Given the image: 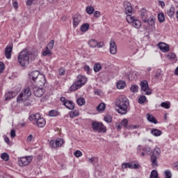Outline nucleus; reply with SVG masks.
I'll return each mask as SVG.
<instances>
[{"label": "nucleus", "mask_w": 178, "mask_h": 178, "mask_svg": "<svg viewBox=\"0 0 178 178\" xmlns=\"http://www.w3.org/2000/svg\"><path fill=\"white\" fill-rule=\"evenodd\" d=\"M33 93L35 97H41L42 95H44V93L45 92V89L43 88H40L38 86H35L33 88Z\"/></svg>", "instance_id": "f8f14e48"}, {"label": "nucleus", "mask_w": 178, "mask_h": 178, "mask_svg": "<svg viewBox=\"0 0 178 178\" xmlns=\"http://www.w3.org/2000/svg\"><path fill=\"white\" fill-rule=\"evenodd\" d=\"M161 74H162V72L161 71V70H157L154 75V79H156V80H158V79L161 77Z\"/></svg>", "instance_id": "09e8293b"}, {"label": "nucleus", "mask_w": 178, "mask_h": 178, "mask_svg": "<svg viewBox=\"0 0 178 178\" xmlns=\"http://www.w3.org/2000/svg\"><path fill=\"white\" fill-rule=\"evenodd\" d=\"M152 70V68L151 67H147L145 70V73L147 75H149V72Z\"/></svg>", "instance_id": "052dcab7"}, {"label": "nucleus", "mask_w": 178, "mask_h": 178, "mask_svg": "<svg viewBox=\"0 0 178 178\" xmlns=\"http://www.w3.org/2000/svg\"><path fill=\"white\" fill-rule=\"evenodd\" d=\"M161 106L165 109H169L170 108V103L168 102H163L161 104Z\"/></svg>", "instance_id": "58836bf2"}, {"label": "nucleus", "mask_w": 178, "mask_h": 178, "mask_svg": "<svg viewBox=\"0 0 178 178\" xmlns=\"http://www.w3.org/2000/svg\"><path fill=\"white\" fill-rule=\"evenodd\" d=\"M99 16H101V13H99V11H95L94 13L95 17H99Z\"/></svg>", "instance_id": "e2e57ef3"}, {"label": "nucleus", "mask_w": 178, "mask_h": 178, "mask_svg": "<svg viewBox=\"0 0 178 178\" xmlns=\"http://www.w3.org/2000/svg\"><path fill=\"white\" fill-rule=\"evenodd\" d=\"M149 178H158V171L153 170L150 173Z\"/></svg>", "instance_id": "79ce46f5"}, {"label": "nucleus", "mask_w": 178, "mask_h": 178, "mask_svg": "<svg viewBox=\"0 0 178 178\" xmlns=\"http://www.w3.org/2000/svg\"><path fill=\"white\" fill-rule=\"evenodd\" d=\"M140 17L143 22H146L147 18H148V15H147L145 10H143V11L140 13Z\"/></svg>", "instance_id": "4c0bfd02"}, {"label": "nucleus", "mask_w": 178, "mask_h": 178, "mask_svg": "<svg viewBox=\"0 0 178 178\" xmlns=\"http://www.w3.org/2000/svg\"><path fill=\"white\" fill-rule=\"evenodd\" d=\"M64 105L67 109H70V111H73V109H74V103L70 100L65 102Z\"/></svg>", "instance_id": "b1692460"}, {"label": "nucleus", "mask_w": 178, "mask_h": 178, "mask_svg": "<svg viewBox=\"0 0 178 178\" xmlns=\"http://www.w3.org/2000/svg\"><path fill=\"white\" fill-rule=\"evenodd\" d=\"M32 53L27 49L22 50L18 56V62L19 65L24 67L30 65V59H31Z\"/></svg>", "instance_id": "f03ea898"}, {"label": "nucleus", "mask_w": 178, "mask_h": 178, "mask_svg": "<svg viewBox=\"0 0 178 178\" xmlns=\"http://www.w3.org/2000/svg\"><path fill=\"white\" fill-rule=\"evenodd\" d=\"M30 97H31V90H30V88H25L17 97V102H19V104L24 102L25 106H29L30 103L26 102V101H27Z\"/></svg>", "instance_id": "7ed1b4c3"}, {"label": "nucleus", "mask_w": 178, "mask_h": 178, "mask_svg": "<svg viewBox=\"0 0 178 178\" xmlns=\"http://www.w3.org/2000/svg\"><path fill=\"white\" fill-rule=\"evenodd\" d=\"M105 108H106V106L104 103H100L97 107V111H98V112H104Z\"/></svg>", "instance_id": "f704fd0d"}, {"label": "nucleus", "mask_w": 178, "mask_h": 178, "mask_svg": "<svg viewBox=\"0 0 178 178\" xmlns=\"http://www.w3.org/2000/svg\"><path fill=\"white\" fill-rule=\"evenodd\" d=\"M86 11L88 15H92L95 11V9L92 6H88L86 8Z\"/></svg>", "instance_id": "473e14b6"}, {"label": "nucleus", "mask_w": 178, "mask_h": 178, "mask_svg": "<svg viewBox=\"0 0 178 178\" xmlns=\"http://www.w3.org/2000/svg\"><path fill=\"white\" fill-rule=\"evenodd\" d=\"M76 102L79 106H83L86 104V99L83 97H79L76 99Z\"/></svg>", "instance_id": "c9c22d12"}, {"label": "nucleus", "mask_w": 178, "mask_h": 178, "mask_svg": "<svg viewBox=\"0 0 178 178\" xmlns=\"http://www.w3.org/2000/svg\"><path fill=\"white\" fill-rule=\"evenodd\" d=\"M31 161H33V156H31L21 157L18 160V165L19 166H27V165H30Z\"/></svg>", "instance_id": "0eeeda50"}, {"label": "nucleus", "mask_w": 178, "mask_h": 178, "mask_svg": "<svg viewBox=\"0 0 178 178\" xmlns=\"http://www.w3.org/2000/svg\"><path fill=\"white\" fill-rule=\"evenodd\" d=\"M40 72L38 71H33L30 73L29 77L33 80V81H36L38 80V77H40Z\"/></svg>", "instance_id": "6ab92c4d"}, {"label": "nucleus", "mask_w": 178, "mask_h": 178, "mask_svg": "<svg viewBox=\"0 0 178 178\" xmlns=\"http://www.w3.org/2000/svg\"><path fill=\"white\" fill-rule=\"evenodd\" d=\"M3 70H5V64H3V62L0 61V73H3Z\"/></svg>", "instance_id": "6e6d98bb"}, {"label": "nucleus", "mask_w": 178, "mask_h": 178, "mask_svg": "<svg viewBox=\"0 0 178 178\" xmlns=\"http://www.w3.org/2000/svg\"><path fill=\"white\" fill-rule=\"evenodd\" d=\"M175 8L174 6H171L170 8L167 11V14L170 17H173L175 16Z\"/></svg>", "instance_id": "72a5a7b5"}, {"label": "nucleus", "mask_w": 178, "mask_h": 178, "mask_svg": "<svg viewBox=\"0 0 178 178\" xmlns=\"http://www.w3.org/2000/svg\"><path fill=\"white\" fill-rule=\"evenodd\" d=\"M138 154H140V156H145L147 154H151V147L148 145L138 147Z\"/></svg>", "instance_id": "6e6552de"}, {"label": "nucleus", "mask_w": 178, "mask_h": 178, "mask_svg": "<svg viewBox=\"0 0 178 178\" xmlns=\"http://www.w3.org/2000/svg\"><path fill=\"white\" fill-rule=\"evenodd\" d=\"M122 169H138L140 164L137 163H123L122 165Z\"/></svg>", "instance_id": "9b49d317"}, {"label": "nucleus", "mask_w": 178, "mask_h": 178, "mask_svg": "<svg viewBox=\"0 0 178 178\" xmlns=\"http://www.w3.org/2000/svg\"><path fill=\"white\" fill-rule=\"evenodd\" d=\"M160 154H161V149L159 147L154 148L152 155H155L156 156H159Z\"/></svg>", "instance_id": "37998d69"}, {"label": "nucleus", "mask_w": 178, "mask_h": 178, "mask_svg": "<svg viewBox=\"0 0 178 178\" xmlns=\"http://www.w3.org/2000/svg\"><path fill=\"white\" fill-rule=\"evenodd\" d=\"M29 119L30 122H32L34 126H38V127H44L45 126V119L41 117V115H40V113L31 114L29 116Z\"/></svg>", "instance_id": "20e7f679"}, {"label": "nucleus", "mask_w": 178, "mask_h": 178, "mask_svg": "<svg viewBox=\"0 0 178 178\" xmlns=\"http://www.w3.org/2000/svg\"><path fill=\"white\" fill-rule=\"evenodd\" d=\"M88 29H90V24L88 23L83 24L81 26V31H82V33H86V31H88Z\"/></svg>", "instance_id": "2f4dec72"}, {"label": "nucleus", "mask_w": 178, "mask_h": 178, "mask_svg": "<svg viewBox=\"0 0 178 178\" xmlns=\"http://www.w3.org/2000/svg\"><path fill=\"white\" fill-rule=\"evenodd\" d=\"M95 95H101V90L97 89L95 90Z\"/></svg>", "instance_id": "69168bd1"}, {"label": "nucleus", "mask_w": 178, "mask_h": 178, "mask_svg": "<svg viewBox=\"0 0 178 178\" xmlns=\"http://www.w3.org/2000/svg\"><path fill=\"white\" fill-rule=\"evenodd\" d=\"M130 90L131 92H138V86L133 85L131 86Z\"/></svg>", "instance_id": "c03bdc74"}, {"label": "nucleus", "mask_w": 178, "mask_h": 178, "mask_svg": "<svg viewBox=\"0 0 178 178\" xmlns=\"http://www.w3.org/2000/svg\"><path fill=\"white\" fill-rule=\"evenodd\" d=\"M35 0H27L26 5L28 6H31L33 5V2H34Z\"/></svg>", "instance_id": "680f3d73"}, {"label": "nucleus", "mask_w": 178, "mask_h": 178, "mask_svg": "<svg viewBox=\"0 0 178 178\" xmlns=\"http://www.w3.org/2000/svg\"><path fill=\"white\" fill-rule=\"evenodd\" d=\"M102 69V66L101 65V63H97L94 65V70L97 73L99 72Z\"/></svg>", "instance_id": "e433bc0d"}, {"label": "nucleus", "mask_w": 178, "mask_h": 178, "mask_svg": "<svg viewBox=\"0 0 178 178\" xmlns=\"http://www.w3.org/2000/svg\"><path fill=\"white\" fill-rule=\"evenodd\" d=\"M151 133L153 136H154V137H159V136L162 135V131L156 129H152Z\"/></svg>", "instance_id": "c756f323"}, {"label": "nucleus", "mask_w": 178, "mask_h": 178, "mask_svg": "<svg viewBox=\"0 0 178 178\" xmlns=\"http://www.w3.org/2000/svg\"><path fill=\"white\" fill-rule=\"evenodd\" d=\"M12 51H13V44H8L4 51L7 59H10V58H12Z\"/></svg>", "instance_id": "ddd939ff"}, {"label": "nucleus", "mask_w": 178, "mask_h": 178, "mask_svg": "<svg viewBox=\"0 0 178 178\" xmlns=\"http://www.w3.org/2000/svg\"><path fill=\"white\" fill-rule=\"evenodd\" d=\"M158 19L160 23H163V22H165V15H163V13H159L158 15Z\"/></svg>", "instance_id": "a18cd8bd"}, {"label": "nucleus", "mask_w": 178, "mask_h": 178, "mask_svg": "<svg viewBox=\"0 0 178 178\" xmlns=\"http://www.w3.org/2000/svg\"><path fill=\"white\" fill-rule=\"evenodd\" d=\"M146 21H144L143 23H147L149 26H154L155 24V18L154 17H149V18H146Z\"/></svg>", "instance_id": "bb28decb"}, {"label": "nucleus", "mask_w": 178, "mask_h": 178, "mask_svg": "<svg viewBox=\"0 0 178 178\" xmlns=\"http://www.w3.org/2000/svg\"><path fill=\"white\" fill-rule=\"evenodd\" d=\"M127 22L131 23L135 29H140L142 26L141 21L137 19L136 17L131 16V15H127Z\"/></svg>", "instance_id": "423d86ee"}, {"label": "nucleus", "mask_w": 178, "mask_h": 178, "mask_svg": "<svg viewBox=\"0 0 178 178\" xmlns=\"http://www.w3.org/2000/svg\"><path fill=\"white\" fill-rule=\"evenodd\" d=\"M165 178H172V172L169 170L164 172Z\"/></svg>", "instance_id": "de8ad7c7"}, {"label": "nucleus", "mask_w": 178, "mask_h": 178, "mask_svg": "<svg viewBox=\"0 0 178 178\" xmlns=\"http://www.w3.org/2000/svg\"><path fill=\"white\" fill-rule=\"evenodd\" d=\"M104 121L107 123H111L112 122V116L107 115L104 117Z\"/></svg>", "instance_id": "8fccbe9b"}, {"label": "nucleus", "mask_w": 178, "mask_h": 178, "mask_svg": "<svg viewBox=\"0 0 178 178\" xmlns=\"http://www.w3.org/2000/svg\"><path fill=\"white\" fill-rule=\"evenodd\" d=\"M49 116H51L52 118H54L55 116H59V113L56 110H51L49 112Z\"/></svg>", "instance_id": "ea45409f"}, {"label": "nucleus", "mask_w": 178, "mask_h": 178, "mask_svg": "<svg viewBox=\"0 0 178 178\" xmlns=\"http://www.w3.org/2000/svg\"><path fill=\"white\" fill-rule=\"evenodd\" d=\"M54 44H55V42L52 40L47 44L49 49H50L51 51L54 48Z\"/></svg>", "instance_id": "5fc2aeb1"}, {"label": "nucleus", "mask_w": 178, "mask_h": 178, "mask_svg": "<svg viewBox=\"0 0 178 178\" xmlns=\"http://www.w3.org/2000/svg\"><path fill=\"white\" fill-rule=\"evenodd\" d=\"M81 22V15H74L73 17V26L74 27H77Z\"/></svg>", "instance_id": "412c9836"}, {"label": "nucleus", "mask_w": 178, "mask_h": 178, "mask_svg": "<svg viewBox=\"0 0 178 178\" xmlns=\"http://www.w3.org/2000/svg\"><path fill=\"white\" fill-rule=\"evenodd\" d=\"M1 159H3V161H9V154H8L7 153H3L1 155Z\"/></svg>", "instance_id": "49530a36"}, {"label": "nucleus", "mask_w": 178, "mask_h": 178, "mask_svg": "<svg viewBox=\"0 0 178 178\" xmlns=\"http://www.w3.org/2000/svg\"><path fill=\"white\" fill-rule=\"evenodd\" d=\"M49 145L51 148H58L59 147H62V145H63V139L59 138H57L56 140H50Z\"/></svg>", "instance_id": "1a4fd4ad"}, {"label": "nucleus", "mask_w": 178, "mask_h": 178, "mask_svg": "<svg viewBox=\"0 0 178 178\" xmlns=\"http://www.w3.org/2000/svg\"><path fill=\"white\" fill-rule=\"evenodd\" d=\"M51 55L52 51L48 47H46L45 49L42 50V56H51Z\"/></svg>", "instance_id": "393cba45"}, {"label": "nucleus", "mask_w": 178, "mask_h": 178, "mask_svg": "<svg viewBox=\"0 0 178 178\" xmlns=\"http://www.w3.org/2000/svg\"><path fill=\"white\" fill-rule=\"evenodd\" d=\"M124 87H126V82L124 81H118L117 82V88H118V90H123V88H124Z\"/></svg>", "instance_id": "cd10ccee"}, {"label": "nucleus", "mask_w": 178, "mask_h": 178, "mask_svg": "<svg viewBox=\"0 0 178 178\" xmlns=\"http://www.w3.org/2000/svg\"><path fill=\"white\" fill-rule=\"evenodd\" d=\"M158 156L156 155H152L150 159V162L152 166H158Z\"/></svg>", "instance_id": "a878e982"}, {"label": "nucleus", "mask_w": 178, "mask_h": 178, "mask_svg": "<svg viewBox=\"0 0 178 178\" xmlns=\"http://www.w3.org/2000/svg\"><path fill=\"white\" fill-rule=\"evenodd\" d=\"M38 83V86L42 87V86H45V83L47 82V79H45V76L44 74H40L38 76V80L35 81Z\"/></svg>", "instance_id": "dca6fc26"}, {"label": "nucleus", "mask_w": 178, "mask_h": 178, "mask_svg": "<svg viewBox=\"0 0 178 178\" xmlns=\"http://www.w3.org/2000/svg\"><path fill=\"white\" fill-rule=\"evenodd\" d=\"M60 102H63V104L64 105V104L65 102H67L68 100H66V98L65 97H60Z\"/></svg>", "instance_id": "338daca9"}, {"label": "nucleus", "mask_w": 178, "mask_h": 178, "mask_svg": "<svg viewBox=\"0 0 178 178\" xmlns=\"http://www.w3.org/2000/svg\"><path fill=\"white\" fill-rule=\"evenodd\" d=\"M92 128L95 131H97V133H106V127L104 125L102 122L92 121Z\"/></svg>", "instance_id": "39448f33"}, {"label": "nucleus", "mask_w": 178, "mask_h": 178, "mask_svg": "<svg viewBox=\"0 0 178 178\" xmlns=\"http://www.w3.org/2000/svg\"><path fill=\"white\" fill-rule=\"evenodd\" d=\"M145 99H147V97L145 96H140L138 99V103L144 104L145 102Z\"/></svg>", "instance_id": "3c124183"}, {"label": "nucleus", "mask_w": 178, "mask_h": 178, "mask_svg": "<svg viewBox=\"0 0 178 178\" xmlns=\"http://www.w3.org/2000/svg\"><path fill=\"white\" fill-rule=\"evenodd\" d=\"M115 105L118 108V109H117V112L120 115H126L129 111V108H130V101L127 97L120 95L117 98Z\"/></svg>", "instance_id": "f257e3e1"}, {"label": "nucleus", "mask_w": 178, "mask_h": 178, "mask_svg": "<svg viewBox=\"0 0 178 178\" xmlns=\"http://www.w3.org/2000/svg\"><path fill=\"white\" fill-rule=\"evenodd\" d=\"M173 168H174L175 169H178V161L174 163V164H173Z\"/></svg>", "instance_id": "774afa93"}, {"label": "nucleus", "mask_w": 178, "mask_h": 178, "mask_svg": "<svg viewBox=\"0 0 178 178\" xmlns=\"http://www.w3.org/2000/svg\"><path fill=\"white\" fill-rule=\"evenodd\" d=\"M65 73H66V70H65V68L60 69V70H59L60 76H65Z\"/></svg>", "instance_id": "13d9d810"}, {"label": "nucleus", "mask_w": 178, "mask_h": 178, "mask_svg": "<svg viewBox=\"0 0 178 178\" xmlns=\"http://www.w3.org/2000/svg\"><path fill=\"white\" fill-rule=\"evenodd\" d=\"M128 124H129V121L127 120V119H124L121 122V126H122V127H127Z\"/></svg>", "instance_id": "603ef678"}, {"label": "nucleus", "mask_w": 178, "mask_h": 178, "mask_svg": "<svg viewBox=\"0 0 178 178\" xmlns=\"http://www.w3.org/2000/svg\"><path fill=\"white\" fill-rule=\"evenodd\" d=\"M146 118L148 122L150 123H154V124H156V123H158L156 118H155V117H154V115L152 114L147 113Z\"/></svg>", "instance_id": "4be33fe9"}, {"label": "nucleus", "mask_w": 178, "mask_h": 178, "mask_svg": "<svg viewBox=\"0 0 178 178\" xmlns=\"http://www.w3.org/2000/svg\"><path fill=\"white\" fill-rule=\"evenodd\" d=\"M79 115H80V113H79V111L76 110H74L70 113V118H76L79 116Z\"/></svg>", "instance_id": "a19ab883"}, {"label": "nucleus", "mask_w": 178, "mask_h": 178, "mask_svg": "<svg viewBox=\"0 0 178 178\" xmlns=\"http://www.w3.org/2000/svg\"><path fill=\"white\" fill-rule=\"evenodd\" d=\"M17 95V92L9 91L5 95L6 99H12V98H15Z\"/></svg>", "instance_id": "5701e85b"}, {"label": "nucleus", "mask_w": 178, "mask_h": 178, "mask_svg": "<svg viewBox=\"0 0 178 178\" xmlns=\"http://www.w3.org/2000/svg\"><path fill=\"white\" fill-rule=\"evenodd\" d=\"M124 6L125 9V13L129 16V15H131L133 13V8L131 7V3L129 1H125L124 3Z\"/></svg>", "instance_id": "2eb2a0df"}, {"label": "nucleus", "mask_w": 178, "mask_h": 178, "mask_svg": "<svg viewBox=\"0 0 178 178\" xmlns=\"http://www.w3.org/2000/svg\"><path fill=\"white\" fill-rule=\"evenodd\" d=\"M74 155H75L76 158H80V156L83 155V153L80 150H76L74 152Z\"/></svg>", "instance_id": "864d4df0"}, {"label": "nucleus", "mask_w": 178, "mask_h": 178, "mask_svg": "<svg viewBox=\"0 0 178 178\" xmlns=\"http://www.w3.org/2000/svg\"><path fill=\"white\" fill-rule=\"evenodd\" d=\"M87 77L83 75H78L77 80L75 81L80 87H83L87 83Z\"/></svg>", "instance_id": "4468645a"}, {"label": "nucleus", "mask_w": 178, "mask_h": 178, "mask_svg": "<svg viewBox=\"0 0 178 178\" xmlns=\"http://www.w3.org/2000/svg\"><path fill=\"white\" fill-rule=\"evenodd\" d=\"M84 70H86V72H87V73H90V72H91V70L90 69V66L88 65H86L84 67Z\"/></svg>", "instance_id": "0e129e2a"}, {"label": "nucleus", "mask_w": 178, "mask_h": 178, "mask_svg": "<svg viewBox=\"0 0 178 178\" xmlns=\"http://www.w3.org/2000/svg\"><path fill=\"white\" fill-rule=\"evenodd\" d=\"M167 59H169L172 63H176L177 62V56L175 53L170 52L166 56Z\"/></svg>", "instance_id": "aec40b11"}, {"label": "nucleus", "mask_w": 178, "mask_h": 178, "mask_svg": "<svg viewBox=\"0 0 178 178\" xmlns=\"http://www.w3.org/2000/svg\"><path fill=\"white\" fill-rule=\"evenodd\" d=\"M104 42H97L96 48H102V47H104Z\"/></svg>", "instance_id": "4d7b16f0"}, {"label": "nucleus", "mask_w": 178, "mask_h": 178, "mask_svg": "<svg viewBox=\"0 0 178 178\" xmlns=\"http://www.w3.org/2000/svg\"><path fill=\"white\" fill-rule=\"evenodd\" d=\"M157 47H159V49H161L162 52H169V45L163 42L159 43Z\"/></svg>", "instance_id": "a211bd4d"}, {"label": "nucleus", "mask_w": 178, "mask_h": 178, "mask_svg": "<svg viewBox=\"0 0 178 178\" xmlns=\"http://www.w3.org/2000/svg\"><path fill=\"white\" fill-rule=\"evenodd\" d=\"M79 88H81V87L75 81L70 88V91L73 92V91H76V90H79Z\"/></svg>", "instance_id": "c85d7f7f"}, {"label": "nucleus", "mask_w": 178, "mask_h": 178, "mask_svg": "<svg viewBox=\"0 0 178 178\" xmlns=\"http://www.w3.org/2000/svg\"><path fill=\"white\" fill-rule=\"evenodd\" d=\"M116 52H118V48L116 47V43H115V41L111 40L110 41V54L112 55L116 54Z\"/></svg>", "instance_id": "f3484780"}, {"label": "nucleus", "mask_w": 178, "mask_h": 178, "mask_svg": "<svg viewBox=\"0 0 178 178\" xmlns=\"http://www.w3.org/2000/svg\"><path fill=\"white\" fill-rule=\"evenodd\" d=\"M140 87L142 91L145 92L146 95H151L152 92L151 91V89H149V87L148 86V81H143L140 83Z\"/></svg>", "instance_id": "9d476101"}, {"label": "nucleus", "mask_w": 178, "mask_h": 178, "mask_svg": "<svg viewBox=\"0 0 178 178\" xmlns=\"http://www.w3.org/2000/svg\"><path fill=\"white\" fill-rule=\"evenodd\" d=\"M97 42L95 39H90L88 40V44L91 48H97Z\"/></svg>", "instance_id": "7c9ffc66"}, {"label": "nucleus", "mask_w": 178, "mask_h": 178, "mask_svg": "<svg viewBox=\"0 0 178 178\" xmlns=\"http://www.w3.org/2000/svg\"><path fill=\"white\" fill-rule=\"evenodd\" d=\"M10 137L11 138H15V137H16V131L14 129L10 131Z\"/></svg>", "instance_id": "bf43d9fd"}]
</instances>
